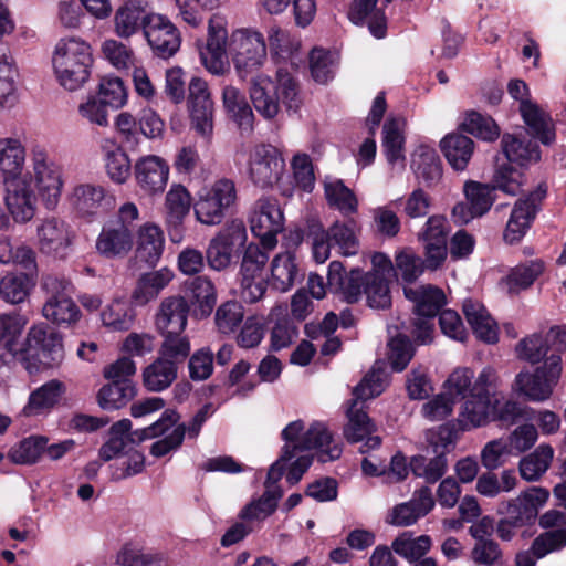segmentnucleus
I'll use <instances>...</instances> for the list:
<instances>
[{
  "label": "nucleus",
  "mask_w": 566,
  "mask_h": 566,
  "mask_svg": "<svg viewBox=\"0 0 566 566\" xmlns=\"http://www.w3.org/2000/svg\"><path fill=\"white\" fill-rule=\"evenodd\" d=\"M461 127L464 132L485 142H494L500 136V127L495 120L475 111L467 113Z\"/></svg>",
  "instance_id": "nucleus-60"
},
{
  "label": "nucleus",
  "mask_w": 566,
  "mask_h": 566,
  "mask_svg": "<svg viewBox=\"0 0 566 566\" xmlns=\"http://www.w3.org/2000/svg\"><path fill=\"white\" fill-rule=\"evenodd\" d=\"M516 475L512 470H504L499 479L494 473H483L478 478L476 491L486 497H495L503 492L512 491L516 485Z\"/></svg>",
  "instance_id": "nucleus-61"
},
{
  "label": "nucleus",
  "mask_w": 566,
  "mask_h": 566,
  "mask_svg": "<svg viewBox=\"0 0 566 566\" xmlns=\"http://www.w3.org/2000/svg\"><path fill=\"white\" fill-rule=\"evenodd\" d=\"M462 308L468 323L479 339L488 344H494L497 342V325L482 303L479 301L465 300Z\"/></svg>",
  "instance_id": "nucleus-34"
},
{
  "label": "nucleus",
  "mask_w": 566,
  "mask_h": 566,
  "mask_svg": "<svg viewBox=\"0 0 566 566\" xmlns=\"http://www.w3.org/2000/svg\"><path fill=\"white\" fill-rule=\"evenodd\" d=\"M501 145L506 159L521 167L535 164L541 159L538 145L532 139L504 134L502 136Z\"/></svg>",
  "instance_id": "nucleus-39"
},
{
  "label": "nucleus",
  "mask_w": 566,
  "mask_h": 566,
  "mask_svg": "<svg viewBox=\"0 0 566 566\" xmlns=\"http://www.w3.org/2000/svg\"><path fill=\"white\" fill-rule=\"evenodd\" d=\"M66 391L65 385L59 379H51L34 389L22 409L25 417H36L50 412Z\"/></svg>",
  "instance_id": "nucleus-31"
},
{
  "label": "nucleus",
  "mask_w": 566,
  "mask_h": 566,
  "mask_svg": "<svg viewBox=\"0 0 566 566\" xmlns=\"http://www.w3.org/2000/svg\"><path fill=\"white\" fill-rule=\"evenodd\" d=\"M27 148L15 136L0 137V174L6 207L17 223L29 222L36 212L38 196L30 175H23Z\"/></svg>",
  "instance_id": "nucleus-2"
},
{
  "label": "nucleus",
  "mask_w": 566,
  "mask_h": 566,
  "mask_svg": "<svg viewBox=\"0 0 566 566\" xmlns=\"http://www.w3.org/2000/svg\"><path fill=\"white\" fill-rule=\"evenodd\" d=\"M285 163L277 149L270 145H259L249 157V177L260 187L268 188L276 184L284 172Z\"/></svg>",
  "instance_id": "nucleus-17"
},
{
  "label": "nucleus",
  "mask_w": 566,
  "mask_h": 566,
  "mask_svg": "<svg viewBox=\"0 0 566 566\" xmlns=\"http://www.w3.org/2000/svg\"><path fill=\"white\" fill-rule=\"evenodd\" d=\"M434 506L431 489L422 486L417 490L408 502L396 505L388 522L396 526H410L419 518L426 516Z\"/></svg>",
  "instance_id": "nucleus-28"
},
{
  "label": "nucleus",
  "mask_w": 566,
  "mask_h": 566,
  "mask_svg": "<svg viewBox=\"0 0 566 566\" xmlns=\"http://www.w3.org/2000/svg\"><path fill=\"white\" fill-rule=\"evenodd\" d=\"M373 269L364 272L358 268L348 273L342 262L333 261L328 265L327 286L339 293L347 303H356L365 294L367 303L374 308H387L391 304L389 282L395 268L391 260L381 252L371 256Z\"/></svg>",
  "instance_id": "nucleus-1"
},
{
  "label": "nucleus",
  "mask_w": 566,
  "mask_h": 566,
  "mask_svg": "<svg viewBox=\"0 0 566 566\" xmlns=\"http://www.w3.org/2000/svg\"><path fill=\"white\" fill-rule=\"evenodd\" d=\"M116 563L122 566H168L163 554L144 553L132 545H125L118 552Z\"/></svg>",
  "instance_id": "nucleus-64"
},
{
  "label": "nucleus",
  "mask_w": 566,
  "mask_h": 566,
  "mask_svg": "<svg viewBox=\"0 0 566 566\" xmlns=\"http://www.w3.org/2000/svg\"><path fill=\"white\" fill-rule=\"evenodd\" d=\"M163 343L158 350V356L161 359L174 363L176 367L189 357L191 345L189 337L185 333L176 334H160Z\"/></svg>",
  "instance_id": "nucleus-56"
},
{
  "label": "nucleus",
  "mask_w": 566,
  "mask_h": 566,
  "mask_svg": "<svg viewBox=\"0 0 566 566\" xmlns=\"http://www.w3.org/2000/svg\"><path fill=\"white\" fill-rule=\"evenodd\" d=\"M75 234L62 219L51 217L43 219L36 227V243L39 250L46 255L65 258L73 244Z\"/></svg>",
  "instance_id": "nucleus-18"
},
{
  "label": "nucleus",
  "mask_w": 566,
  "mask_h": 566,
  "mask_svg": "<svg viewBox=\"0 0 566 566\" xmlns=\"http://www.w3.org/2000/svg\"><path fill=\"white\" fill-rule=\"evenodd\" d=\"M406 120L402 117L388 118L382 127V147L390 165L405 161V135Z\"/></svg>",
  "instance_id": "nucleus-43"
},
{
  "label": "nucleus",
  "mask_w": 566,
  "mask_h": 566,
  "mask_svg": "<svg viewBox=\"0 0 566 566\" xmlns=\"http://www.w3.org/2000/svg\"><path fill=\"white\" fill-rule=\"evenodd\" d=\"M101 318L113 331H127L133 324L134 313L127 302L115 300L102 311Z\"/></svg>",
  "instance_id": "nucleus-63"
},
{
  "label": "nucleus",
  "mask_w": 566,
  "mask_h": 566,
  "mask_svg": "<svg viewBox=\"0 0 566 566\" xmlns=\"http://www.w3.org/2000/svg\"><path fill=\"white\" fill-rule=\"evenodd\" d=\"M228 51L235 72L242 80L258 71L266 59L264 36L252 29H239L232 32Z\"/></svg>",
  "instance_id": "nucleus-8"
},
{
  "label": "nucleus",
  "mask_w": 566,
  "mask_h": 566,
  "mask_svg": "<svg viewBox=\"0 0 566 566\" xmlns=\"http://www.w3.org/2000/svg\"><path fill=\"white\" fill-rule=\"evenodd\" d=\"M164 233L154 223H145L138 230L136 258L149 266H155L164 251Z\"/></svg>",
  "instance_id": "nucleus-37"
},
{
  "label": "nucleus",
  "mask_w": 566,
  "mask_h": 566,
  "mask_svg": "<svg viewBox=\"0 0 566 566\" xmlns=\"http://www.w3.org/2000/svg\"><path fill=\"white\" fill-rule=\"evenodd\" d=\"M325 197L329 207L337 209L343 216H350L358 210V200L353 190L337 179L325 182Z\"/></svg>",
  "instance_id": "nucleus-53"
},
{
  "label": "nucleus",
  "mask_w": 566,
  "mask_h": 566,
  "mask_svg": "<svg viewBox=\"0 0 566 566\" xmlns=\"http://www.w3.org/2000/svg\"><path fill=\"white\" fill-rule=\"evenodd\" d=\"M282 495L283 492L280 488L270 489L268 486V490H265L258 500L252 501L242 509L240 517L247 521L266 518L275 512L277 502Z\"/></svg>",
  "instance_id": "nucleus-57"
},
{
  "label": "nucleus",
  "mask_w": 566,
  "mask_h": 566,
  "mask_svg": "<svg viewBox=\"0 0 566 566\" xmlns=\"http://www.w3.org/2000/svg\"><path fill=\"white\" fill-rule=\"evenodd\" d=\"M52 63L59 83L67 91H76L91 74V46L78 38L61 39L55 46Z\"/></svg>",
  "instance_id": "nucleus-6"
},
{
  "label": "nucleus",
  "mask_w": 566,
  "mask_h": 566,
  "mask_svg": "<svg viewBox=\"0 0 566 566\" xmlns=\"http://www.w3.org/2000/svg\"><path fill=\"white\" fill-rule=\"evenodd\" d=\"M172 272L167 268L143 274L139 277L137 286L133 293L134 301L139 305H144L156 298L160 291L164 290L172 280Z\"/></svg>",
  "instance_id": "nucleus-47"
},
{
  "label": "nucleus",
  "mask_w": 566,
  "mask_h": 566,
  "mask_svg": "<svg viewBox=\"0 0 566 566\" xmlns=\"http://www.w3.org/2000/svg\"><path fill=\"white\" fill-rule=\"evenodd\" d=\"M547 195L545 184H539L533 191L524 198H520L512 209L507 221L504 240L511 244L517 243L526 234L535 220L542 203Z\"/></svg>",
  "instance_id": "nucleus-15"
},
{
  "label": "nucleus",
  "mask_w": 566,
  "mask_h": 566,
  "mask_svg": "<svg viewBox=\"0 0 566 566\" xmlns=\"http://www.w3.org/2000/svg\"><path fill=\"white\" fill-rule=\"evenodd\" d=\"M177 376L178 367L158 356L144 369L143 382L147 390L159 392L170 387Z\"/></svg>",
  "instance_id": "nucleus-46"
},
{
  "label": "nucleus",
  "mask_w": 566,
  "mask_h": 566,
  "mask_svg": "<svg viewBox=\"0 0 566 566\" xmlns=\"http://www.w3.org/2000/svg\"><path fill=\"white\" fill-rule=\"evenodd\" d=\"M144 35L154 54L161 59L171 57L180 48V35L169 19L151 13L144 25Z\"/></svg>",
  "instance_id": "nucleus-23"
},
{
  "label": "nucleus",
  "mask_w": 566,
  "mask_h": 566,
  "mask_svg": "<svg viewBox=\"0 0 566 566\" xmlns=\"http://www.w3.org/2000/svg\"><path fill=\"white\" fill-rule=\"evenodd\" d=\"M222 102L227 113L241 128H251L253 112L245 96L234 86H226L222 92Z\"/></svg>",
  "instance_id": "nucleus-51"
},
{
  "label": "nucleus",
  "mask_w": 566,
  "mask_h": 566,
  "mask_svg": "<svg viewBox=\"0 0 566 566\" xmlns=\"http://www.w3.org/2000/svg\"><path fill=\"white\" fill-rule=\"evenodd\" d=\"M545 271L541 259L530 260L512 268L503 282L510 294H518L530 289Z\"/></svg>",
  "instance_id": "nucleus-41"
},
{
  "label": "nucleus",
  "mask_w": 566,
  "mask_h": 566,
  "mask_svg": "<svg viewBox=\"0 0 566 566\" xmlns=\"http://www.w3.org/2000/svg\"><path fill=\"white\" fill-rule=\"evenodd\" d=\"M448 232L447 219L442 216H431L419 233V240L423 243L426 262L429 269L436 270L447 258Z\"/></svg>",
  "instance_id": "nucleus-24"
},
{
  "label": "nucleus",
  "mask_w": 566,
  "mask_h": 566,
  "mask_svg": "<svg viewBox=\"0 0 566 566\" xmlns=\"http://www.w3.org/2000/svg\"><path fill=\"white\" fill-rule=\"evenodd\" d=\"M440 147L450 166L462 171L473 155L474 142L462 134H449L441 140Z\"/></svg>",
  "instance_id": "nucleus-40"
},
{
  "label": "nucleus",
  "mask_w": 566,
  "mask_h": 566,
  "mask_svg": "<svg viewBox=\"0 0 566 566\" xmlns=\"http://www.w3.org/2000/svg\"><path fill=\"white\" fill-rule=\"evenodd\" d=\"M102 150L109 178L117 184L125 182L130 175V161L126 153L111 138L103 140Z\"/></svg>",
  "instance_id": "nucleus-48"
},
{
  "label": "nucleus",
  "mask_w": 566,
  "mask_h": 566,
  "mask_svg": "<svg viewBox=\"0 0 566 566\" xmlns=\"http://www.w3.org/2000/svg\"><path fill=\"white\" fill-rule=\"evenodd\" d=\"M271 284L280 292H286L293 287L300 277L295 255L290 252L277 254L271 263Z\"/></svg>",
  "instance_id": "nucleus-45"
},
{
  "label": "nucleus",
  "mask_w": 566,
  "mask_h": 566,
  "mask_svg": "<svg viewBox=\"0 0 566 566\" xmlns=\"http://www.w3.org/2000/svg\"><path fill=\"white\" fill-rule=\"evenodd\" d=\"M403 294L412 303L410 332L421 344L432 340L434 318L447 304L444 292L434 285L405 286Z\"/></svg>",
  "instance_id": "nucleus-7"
},
{
  "label": "nucleus",
  "mask_w": 566,
  "mask_h": 566,
  "mask_svg": "<svg viewBox=\"0 0 566 566\" xmlns=\"http://www.w3.org/2000/svg\"><path fill=\"white\" fill-rule=\"evenodd\" d=\"M30 273H8L0 281V296L11 304L22 303L34 286Z\"/></svg>",
  "instance_id": "nucleus-52"
},
{
  "label": "nucleus",
  "mask_w": 566,
  "mask_h": 566,
  "mask_svg": "<svg viewBox=\"0 0 566 566\" xmlns=\"http://www.w3.org/2000/svg\"><path fill=\"white\" fill-rule=\"evenodd\" d=\"M73 205L84 216H95L107 211L114 203V197L102 186L80 185L73 191Z\"/></svg>",
  "instance_id": "nucleus-32"
},
{
  "label": "nucleus",
  "mask_w": 566,
  "mask_h": 566,
  "mask_svg": "<svg viewBox=\"0 0 566 566\" xmlns=\"http://www.w3.org/2000/svg\"><path fill=\"white\" fill-rule=\"evenodd\" d=\"M0 263H15L30 273L36 272L35 252L23 244L14 247L9 238L0 239Z\"/></svg>",
  "instance_id": "nucleus-59"
},
{
  "label": "nucleus",
  "mask_w": 566,
  "mask_h": 566,
  "mask_svg": "<svg viewBox=\"0 0 566 566\" xmlns=\"http://www.w3.org/2000/svg\"><path fill=\"white\" fill-rule=\"evenodd\" d=\"M28 323L19 313L0 315V358L15 356L21 350V336Z\"/></svg>",
  "instance_id": "nucleus-35"
},
{
  "label": "nucleus",
  "mask_w": 566,
  "mask_h": 566,
  "mask_svg": "<svg viewBox=\"0 0 566 566\" xmlns=\"http://www.w3.org/2000/svg\"><path fill=\"white\" fill-rule=\"evenodd\" d=\"M44 447L45 436H30L11 447L8 458L15 464L31 465L40 460Z\"/></svg>",
  "instance_id": "nucleus-55"
},
{
  "label": "nucleus",
  "mask_w": 566,
  "mask_h": 566,
  "mask_svg": "<svg viewBox=\"0 0 566 566\" xmlns=\"http://www.w3.org/2000/svg\"><path fill=\"white\" fill-rule=\"evenodd\" d=\"M134 245V234L117 223L107 221L96 239L95 249L105 259L125 258Z\"/></svg>",
  "instance_id": "nucleus-27"
},
{
  "label": "nucleus",
  "mask_w": 566,
  "mask_h": 566,
  "mask_svg": "<svg viewBox=\"0 0 566 566\" xmlns=\"http://www.w3.org/2000/svg\"><path fill=\"white\" fill-rule=\"evenodd\" d=\"M507 92L520 101V112L532 135L543 145H551L555 140V130L551 117L535 103L528 99V87L522 80H512L507 84Z\"/></svg>",
  "instance_id": "nucleus-14"
},
{
  "label": "nucleus",
  "mask_w": 566,
  "mask_h": 566,
  "mask_svg": "<svg viewBox=\"0 0 566 566\" xmlns=\"http://www.w3.org/2000/svg\"><path fill=\"white\" fill-rule=\"evenodd\" d=\"M554 455L549 444L538 446L534 452L520 461L521 476L526 481L538 480L548 469Z\"/></svg>",
  "instance_id": "nucleus-54"
},
{
  "label": "nucleus",
  "mask_w": 566,
  "mask_h": 566,
  "mask_svg": "<svg viewBox=\"0 0 566 566\" xmlns=\"http://www.w3.org/2000/svg\"><path fill=\"white\" fill-rule=\"evenodd\" d=\"M250 229L260 239L265 250H272L277 244V234L284 229V214L277 199L262 197L258 199L250 212Z\"/></svg>",
  "instance_id": "nucleus-12"
},
{
  "label": "nucleus",
  "mask_w": 566,
  "mask_h": 566,
  "mask_svg": "<svg viewBox=\"0 0 566 566\" xmlns=\"http://www.w3.org/2000/svg\"><path fill=\"white\" fill-rule=\"evenodd\" d=\"M392 549L401 557L413 564L429 552L431 547V538L428 535H420L411 538L407 533L398 536L392 542Z\"/></svg>",
  "instance_id": "nucleus-62"
},
{
  "label": "nucleus",
  "mask_w": 566,
  "mask_h": 566,
  "mask_svg": "<svg viewBox=\"0 0 566 566\" xmlns=\"http://www.w3.org/2000/svg\"><path fill=\"white\" fill-rule=\"evenodd\" d=\"M32 188L38 193L46 209L53 210L60 200L63 187L62 171L59 165L50 159L46 149L40 145L31 149Z\"/></svg>",
  "instance_id": "nucleus-10"
},
{
  "label": "nucleus",
  "mask_w": 566,
  "mask_h": 566,
  "mask_svg": "<svg viewBox=\"0 0 566 566\" xmlns=\"http://www.w3.org/2000/svg\"><path fill=\"white\" fill-rule=\"evenodd\" d=\"M149 15L142 1H127L115 14L116 33L122 38L133 35L140 28L144 29Z\"/></svg>",
  "instance_id": "nucleus-42"
},
{
  "label": "nucleus",
  "mask_w": 566,
  "mask_h": 566,
  "mask_svg": "<svg viewBox=\"0 0 566 566\" xmlns=\"http://www.w3.org/2000/svg\"><path fill=\"white\" fill-rule=\"evenodd\" d=\"M384 391V379L381 373L371 371L367 374L361 381L353 389V399L347 410L348 422L344 427L343 433L349 443L364 441L359 451L367 453L378 448L381 439L373 436L374 423L368 415L363 410L359 403L379 396Z\"/></svg>",
  "instance_id": "nucleus-4"
},
{
  "label": "nucleus",
  "mask_w": 566,
  "mask_h": 566,
  "mask_svg": "<svg viewBox=\"0 0 566 566\" xmlns=\"http://www.w3.org/2000/svg\"><path fill=\"white\" fill-rule=\"evenodd\" d=\"M188 108L191 125L202 137L209 138L213 130V102L210 96L207 83L192 77L188 84Z\"/></svg>",
  "instance_id": "nucleus-20"
},
{
  "label": "nucleus",
  "mask_w": 566,
  "mask_h": 566,
  "mask_svg": "<svg viewBox=\"0 0 566 566\" xmlns=\"http://www.w3.org/2000/svg\"><path fill=\"white\" fill-rule=\"evenodd\" d=\"M548 497L549 492L546 489L533 486L516 499L502 502L499 505V513L505 515L515 526L530 524L536 518Z\"/></svg>",
  "instance_id": "nucleus-22"
},
{
  "label": "nucleus",
  "mask_w": 566,
  "mask_h": 566,
  "mask_svg": "<svg viewBox=\"0 0 566 566\" xmlns=\"http://www.w3.org/2000/svg\"><path fill=\"white\" fill-rule=\"evenodd\" d=\"M136 441L135 431L132 432V421L129 419H122L111 427L109 439L101 447L99 457L104 461H109Z\"/></svg>",
  "instance_id": "nucleus-44"
},
{
  "label": "nucleus",
  "mask_w": 566,
  "mask_h": 566,
  "mask_svg": "<svg viewBox=\"0 0 566 566\" xmlns=\"http://www.w3.org/2000/svg\"><path fill=\"white\" fill-rule=\"evenodd\" d=\"M428 441L433 455H429V453L415 455L411 458L409 465L416 476L422 478L427 483L432 484L447 472L448 460L446 455L454 444V434L449 427L442 426L430 432Z\"/></svg>",
  "instance_id": "nucleus-9"
},
{
  "label": "nucleus",
  "mask_w": 566,
  "mask_h": 566,
  "mask_svg": "<svg viewBox=\"0 0 566 566\" xmlns=\"http://www.w3.org/2000/svg\"><path fill=\"white\" fill-rule=\"evenodd\" d=\"M562 357L552 354L534 373L521 371L515 379L517 389L533 401L547 400L562 375Z\"/></svg>",
  "instance_id": "nucleus-13"
},
{
  "label": "nucleus",
  "mask_w": 566,
  "mask_h": 566,
  "mask_svg": "<svg viewBox=\"0 0 566 566\" xmlns=\"http://www.w3.org/2000/svg\"><path fill=\"white\" fill-rule=\"evenodd\" d=\"M135 179L147 195L161 193L168 182L169 166L159 156L149 155L140 158L134 167Z\"/></svg>",
  "instance_id": "nucleus-25"
},
{
  "label": "nucleus",
  "mask_w": 566,
  "mask_h": 566,
  "mask_svg": "<svg viewBox=\"0 0 566 566\" xmlns=\"http://www.w3.org/2000/svg\"><path fill=\"white\" fill-rule=\"evenodd\" d=\"M135 394L136 390L132 380H111L109 384L99 389L97 401L104 410H116L126 406Z\"/></svg>",
  "instance_id": "nucleus-49"
},
{
  "label": "nucleus",
  "mask_w": 566,
  "mask_h": 566,
  "mask_svg": "<svg viewBox=\"0 0 566 566\" xmlns=\"http://www.w3.org/2000/svg\"><path fill=\"white\" fill-rule=\"evenodd\" d=\"M285 444L282 448L283 458H295L298 452L316 450L319 462H331L340 458L343 448L336 442L325 423L315 421L304 432V422H290L281 433Z\"/></svg>",
  "instance_id": "nucleus-5"
},
{
  "label": "nucleus",
  "mask_w": 566,
  "mask_h": 566,
  "mask_svg": "<svg viewBox=\"0 0 566 566\" xmlns=\"http://www.w3.org/2000/svg\"><path fill=\"white\" fill-rule=\"evenodd\" d=\"M378 0H354L348 17L355 24H360L368 20L370 33L382 39L387 31V20L382 9L376 8Z\"/></svg>",
  "instance_id": "nucleus-36"
},
{
  "label": "nucleus",
  "mask_w": 566,
  "mask_h": 566,
  "mask_svg": "<svg viewBox=\"0 0 566 566\" xmlns=\"http://www.w3.org/2000/svg\"><path fill=\"white\" fill-rule=\"evenodd\" d=\"M494 187L479 181H467L463 187L465 202L457 203L452 209V218L465 224L474 218L484 216L495 201Z\"/></svg>",
  "instance_id": "nucleus-19"
},
{
  "label": "nucleus",
  "mask_w": 566,
  "mask_h": 566,
  "mask_svg": "<svg viewBox=\"0 0 566 566\" xmlns=\"http://www.w3.org/2000/svg\"><path fill=\"white\" fill-rule=\"evenodd\" d=\"M48 298L43 305V316L57 325H71L80 318V310L72 300L74 286L63 276L48 275L43 280Z\"/></svg>",
  "instance_id": "nucleus-11"
},
{
  "label": "nucleus",
  "mask_w": 566,
  "mask_h": 566,
  "mask_svg": "<svg viewBox=\"0 0 566 566\" xmlns=\"http://www.w3.org/2000/svg\"><path fill=\"white\" fill-rule=\"evenodd\" d=\"M325 232L339 254L353 256L358 253L360 247L359 226L354 219L335 221Z\"/></svg>",
  "instance_id": "nucleus-38"
},
{
  "label": "nucleus",
  "mask_w": 566,
  "mask_h": 566,
  "mask_svg": "<svg viewBox=\"0 0 566 566\" xmlns=\"http://www.w3.org/2000/svg\"><path fill=\"white\" fill-rule=\"evenodd\" d=\"M185 292L193 306L192 315L202 319L208 317L216 304L214 286L206 276H195L185 282Z\"/></svg>",
  "instance_id": "nucleus-33"
},
{
  "label": "nucleus",
  "mask_w": 566,
  "mask_h": 566,
  "mask_svg": "<svg viewBox=\"0 0 566 566\" xmlns=\"http://www.w3.org/2000/svg\"><path fill=\"white\" fill-rule=\"evenodd\" d=\"M192 206V197L181 184H172L164 202L165 223L172 242L178 243L185 233V220Z\"/></svg>",
  "instance_id": "nucleus-21"
},
{
  "label": "nucleus",
  "mask_w": 566,
  "mask_h": 566,
  "mask_svg": "<svg viewBox=\"0 0 566 566\" xmlns=\"http://www.w3.org/2000/svg\"><path fill=\"white\" fill-rule=\"evenodd\" d=\"M249 92L254 109L268 120L279 115L281 104L294 113L302 104L296 78L283 67L276 72V82L264 74L252 77Z\"/></svg>",
  "instance_id": "nucleus-3"
},
{
  "label": "nucleus",
  "mask_w": 566,
  "mask_h": 566,
  "mask_svg": "<svg viewBox=\"0 0 566 566\" xmlns=\"http://www.w3.org/2000/svg\"><path fill=\"white\" fill-rule=\"evenodd\" d=\"M411 167L418 178L431 185L441 178V160L436 149L429 146H419L412 155Z\"/></svg>",
  "instance_id": "nucleus-50"
},
{
  "label": "nucleus",
  "mask_w": 566,
  "mask_h": 566,
  "mask_svg": "<svg viewBox=\"0 0 566 566\" xmlns=\"http://www.w3.org/2000/svg\"><path fill=\"white\" fill-rule=\"evenodd\" d=\"M189 313L190 305L184 296L176 295L165 297L155 317V325L158 333H184L187 327Z\"/></svg>",
  "instance_id": "nucleus-26"
},
{
  "label": "nucleus",
  "mask_w": 566,
  "mask_h": 566,
  "mask_svg": "<svg viewBox=\"0 0 566 566\" xmlns=\"http://www.w3.org/2000/svg\"><path fill=\"white\" fill-rule=\"evenodd\" d=\"M245 241L247 230L242 220L235 219L227 223L208 245L206 254L209 266L217 271L228 268L234 249L244 245Z\"/></svg>",
  "instance_id": "nucleus-16"
},
{
  "label": "nucleus",
  "mask_w": 566,
  "mask_h": 566,
  "mask_svg": "<svg viewBox=\"0 0 566 566\" xmlns=\"http://www.w3.org/2000/svg\"><path fill=\"white\" fill-rule=\"evenodd\" d=\"M459 412V424L462 430L485 426L494 418V406L490 392H472L463 399Z\"/></svg>",
  "instance_id": "nucleus-29"
},
{
  "label": "nucleus",
  "mask_w": 566,
  "mask_h": 566,
  "mask_svg": "<svg viewBox=\"0 0 566 566\" xmlns=\"http://www.w3.org/2000/svg\"><path fill=\"white\" fill-rule=\"evenodd\" d=\"M28 342L30 346H36L38 354L42 357L44 368H51L62 363L64 349L62 337L51 328L44 326H34L29 331Z\"/></svg>",
  "instance_id": "nucleus-30"
},
{
  "label": "nucleus",
  "mask_w": 566,
  "mask_h": 566,
  "mask_svg": "<svg viewBox=\"0 0 566 566\" xmlns=\"http://www.w3.org/2000/svg\"><path fill=\"white\" fill-rule=\"evenodd\" d=\"M338 64L336 53L315 48L310 53V71L315 82L326 84L335 75Z\"/></svg>",
  "instance_id": "nucleus-58"
}]
</instances>
